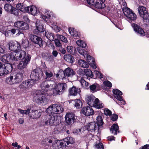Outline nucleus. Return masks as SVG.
<instances>
[{
  "label": "nucleus",
  "mask_w": 149,
  "mask_h": 149,
  "mask_svg": "<svg viewBox=\"0 0 149 149\" xmlns=\"http://www.w3.org/2000/svg\"><path fill=\"white\" fill-rule=\"evenodd\" d=\"M17 7L18 8L19 11L20 10L21 11L24 12L25 10V9L26 7L23 3H19L16 5Z\"/></svg>",
  "instance_id": "42"
},
{
  "label": "nucleus",
  "mask_w": 149,
  "mask_h": 149,
  "mask_svg": "<svg viewBox=\"0 0 149 149\" xmlns=\"http://www.w3.org/2000/svg\"><path fill=\"white\" fill-rule=\"evenodd\" d=\"M111 111L107 108L105 109L104 110V114L105 115L110 116L111 115Z\"/></svg>",
  "instance_id": "52"
},
{
  "label": "nucleus",
  "mask_w": 149,
  "mask_h": 149,
  "mask_svg": "<svg viewBox=\"0 0 149 149\" xmlns=\"http://www.w3.org/2000/svg\"><path fill=\"white\" fill-rule=\"evenodd\" d=\"M81 113L86 116H88L93 115L94 111L92 107L87 106L83 108L81 110Z\"/></svg>",
  "instance_id": "19"
},
{
  "label": "nucleus",
  "mask_w": 149,
  "mask_h": 149,
  "mask_svg": "<svg viewBox=\"0 0 149 149\" xmlns=\"http://www.w3.org/2000/svg\"><path fill=\"white\" fill-rule=\"evenodd\" d=\"M76 119L75 114L72 113H67L65 116V121L68 125H72L76 122Z\"/></svg>",
  "instance_id": "13"
},
{
  "label": "nucleus",
  "mask_w": 149,
  "mask_h": 149,
  "mask_svg": "<svg viewBox=\"0 0 149 149\" xmlns=\"http://www.w3.org/2000/svg\"><path fill=\"white\" fill-rule=\"evenodd\" d=\"M95 146L97 149H104L103 145L102 143H100L95 145Z\"/></svg>",
  "instance_id": "53"
},
{
  "label": "nucleus",
  "mask_w": 149,
  "mask_h": 149,
  "mask_svg": "<svg viewBox=\"0 0 149 149\" xmlns=\"http://www.w3.org/2000/svg\"><path fill=\"white\" fill-rule=\"evenodd\" d=\"M0 59L5 63H9L11 65L13 61L21 59L17 65V68L19 69L22 70L26 68L30 63L31 56L25 51L20 50L17 52L5 54L1 57Z\"/></svg>",
  "instance_id": "1"
},
{
  "label": "nucleus",
  "mask_w": 149,
  "mask_h": 149,
  "mask_svg": "<svg viewBox=\"0 0 149 149\" xmlns=\"http://www.w3.org/2000/svg\"><path fill=\"white\" fill-rule=\"evenodd\" d=\"M46 77L45 79L46 80L48 78H50L52 77L53 76V74L49 70H46L44 71Z\"/></svg>",
  "instance_id": "41"
},
{
  "label": "nucleus",
  "mask_w": 149,
  "mask_h": 149,
  "mask_svg": "<svg viewBox=\"0 0 149 149\" xmlns=\"http://www.w3.org/2000/svg\"><path fill=\"white\" fill-rule=\"evenodd\" d=\"M34 85L33 81H31L30 79H28L27 80L22 82L19 85V88L23 90H25L27 88H31Z\"/></svg>",
  "instance_id": "18"
},
{
  "label": "nucleus",
  "mask_w": 149,
  "mask_h": 149,
  "mask_svg": "<svg viewBox=\"0 0 149 149\" xmlns=\"http://www.w3.org/2000/svg\"><path fill=\"white\" fill-rule=\"evenodd\" d=\"M87 130L91 132L97 130L98 132V128L96 125L95 122L89 123L86 126Z\"/></svg>",
  "instance_id": "23"
},
{
  "label": "nucleus",
  "mask_w": 149,
  "mask_h": 149,
  "mask_svg": "<svg viewBox=\"0 0 149 149\" xmlns=\"http://www.w3.org/2000/svg\"><path fill=\"white\" fill-rule=\"evenodd\" d=\"M36 9H33L32 6L26 7L24 12H27L32 15H35L36 13Z\"/></svg>",
  "instance_id": "32"
},
{
  "label": "nucleus",
  "mask_w": 149,
  "mask_h": 149,
  "mask_svg": "<svg viewBox=\"0 0 149 149\" xmlns=\"http://www.w3.org/2000/svg\"><path fill=\"white\" fill-rule=\"evenodd\" d=\"M56 77L60 79H62L63 80L66 79L65 72L62 69L59 70L58 73L56 75Z\"/></svg>",
  "instance_id": "31"
},
{
  "label": "nucleus",
  "mask_w": 149,
  "mask_h": 149,
  "mask_svg": "<svg viewBox=\"0 0 149 149\" xmlns=\"http://www.w3.org/2000/svg\"><path fill=\"white\" fill-rule=\"evenodd\" d=\"M75 107L77 109H79L82 107L83 104L81 101L79 99H76L74 100Z\"/></svg>",
  "instance_id": "37"
},
{
  "label": "nucleus",
  "mask_w": 149,
  "mask_h": 149,
  "mask_svg": "<svg viewBox=\"0 0 149 149\" xmlns=\"http://www.w3.org/2000/svg\"><path fill=\"white\" fill-rule=\"evenodd\" d=\"M36 29H34L33 33L37 35L40 34L41 33H44L45 29L43 24L41 23V21L39 20H36Z\"/></svg>",
  "instance_id": "12"
},
{
  "label": "nucleus",
  "mask_w": 149,
  "mask_h": 149,
  "mask_svg": "<svg viewBox=\"0 0 149 149\" xmlns=\"http://www.w3.org/2000/svg\"><path fill=\"white\" fill-rule=\"evenodd\" d=\"M77 49L78 51V52L81 55L84 56L85 54V52L84 49H82L81 48H77Z\"/></svg>",
  "instance_id": "56"
},
{
  "label": "nucleus",
  "mask_w": 149,
  "mask_h": 149,
  "mask_svg": "<svg viewBox=\"0 0 149 149\" xmlns=\"http://www.w3.org/2000/svg\"><path fill=\"white\" fill-rule=\"evenodd\" d=\"M4 9L8 13L13 14L15 15H19V11L10 4H5Z\"/></svg>",
  "instance_id": "14"
},
{
  "label": "nucleus",
  "mask_w": 149,
  "mask_h": 149,
  "mask_svg": "<svg viewBox=\"0 0 149 149\" xmlns=\"http://www.w3.org/2000/svg\"><path fill=\"white\" fill-rule=\"evenodd\" d=\"M8 44L9 50L15 52H17L20 50V49L21 47V45L17 41H10Z\"/></svg>",
  "instance_id": "16"
},
{
  "label": "nucleus",
  "mask_w": 149,
  "mask_h": 149,
  "mask_svg": "<svg viewBox=\"0 0 149 149\" xmlns=\"http://www.w3.org/2000/svg\"><path fill=\"white\" fill-rule=\"evenodd\" d=\"M44 75L42 70L40 68H36L33 70L31 73L30 75L31 79L30 80L31 81H33L34 85L37 83L39 80Z\"/></svg>",
  "instance_id": "6"
},
{
  "label": "nucleus",
  "mask_w": 149,
  "mask_h": 149,
  "mask_svg": "<svg viewBox=\"0 0 149 149\" xmlns=\"http://www.w3.org/2000/svg\"><path fill=\"white\" fill-rule=\"evenodd\" d=\"M41 115V112L40 110H32L29 111V116L30 118L34 119L40 118Z\"/></svg>",
  "instance_id": "20"
},
{
  "label": "nucleus",
  "mask_w": 149,
  "mask_h": 149,
  "mask_svg": "<svg viewBox=\"0 0 149 149\" xmlns=\"http://www.w3.org/2000/svg\"><path fill=\"white\" fill-rule=\"evenodd\" d=\"M113 93L114 97L118 100L122 102L121 103L123 104H125V101L123 100L122 95L123 93L117 89H113Z\"/></svg>",
  "instance_id": "17"
},
{
  "label": "nucleus",
  "mask_w": 149,
  "mask_h": 149,
  "mask_svg": "<svg viewBox=\"0 0 149 149\" xmlns=\"http://www.w3.org/2000/svg\"><path fill=\"white\" fill-rule=\"evenodd\" d=\"M107 138L108 139V140L110 141L115 140V137L113 136H109Z\"/></svg>",
  "instance_id": "64"
},
{
  "label": "nucleus",
  "mask_w": 149,
  "mask_h": 149,
  "mask_svg": "<svg viewBox=\"0 0 149 149\" xmlns=\"http://www.w3.org/2000/svg\"><path fill=\"white\" fill-rule=\"evenodd\" d=\"M64 143L65 146H68L69 144H73L75 142V139L71 136H67L63 139Z\"/></svg>",
  "instance_id": "25"
},
{
  "label": "nucleus",
  "mask_w": 149,
  "mask_h": 149,
  "mask_svg": "<svg viewBox=\"0 0 149 149\" xmlns=\"http://www.w3.org/2000/svg\"><path fill=\"white\" fill-rule=\"evenodd\" d=\"M93 7L98 9H103L105 7V5L104 2H102L101 1L100 3L98 1H96Z\"/></svg>",
  "instance_id": "34"
},
{
  "label": "nucleus",
  "mask_w": 149,
  "mask_h": 149,
  "mask_svg": "<svg viewBox=\"0 0 149 149\" xmlns=\"http://www.w3.org/2000/svg\"><path fill=\"white\" fill-rule=\"evenodd\" d=\"M63 58L65 61L71 63H73L75 61L74 57L70 54H66L64 55Z\"/></svg>",
  "instance_id": "27"
},
{
  "label": "nucleus",
  "mask_w": 149,
  "mask_h": 149,
  "mask_svg": "<svg viewBox=\"0 0 149 149\" xmlns=\"http://www.w3.org/2000/svg\"><path fill=\"white\" fill-rule=\"evenodd\" d=\"M81 85L82 86L85 88L87 89L89 87V83L86 81L85 80L81 78L80 81Z\"/></svg>",
  "instance_id": "40"
},
{
  "label": "nucleus",
  "mask_w": 149,
  "mask_h": 149,
  "mask_svg": "<svg viewBox=\"0 0 149 149\" xmlns=\"http://www.w3.org/2000/svg\"><path fill=\"white\" fill-rule=\"evenodd\" d=\"M66 77H72L75 74V72L71 68L68 67L64 70Z\"/></svg>",
  "instance_id": "24"
},
{
  "label": "nucleus",
  "mask_w": 149,
  "mask_h": 149,
  "mask_svg": "<svg viewBox=\"0 0 149 149\" xmlns=\"http://www.w3.org/2000/svg\"><path fill=\"white\" fill-rule=\"evenodd\" d=\"M138 10L140 16L144 20H149V13L146 7L140 6L138 8Z\"/></svg>",
  "instance_id": "8"
},
{
  "label": "nucleus",
  "mask_w": 149,
  "mask_h": 149,
  "mask_svg": "<svg viewBox=\"0 0 149 149\" xmlns=\"http://www.w3.org/2000/svg\"><path fill=\"white\" fill-rule=\"evenodd\" d=\"M45 92L41 90L36 91L34 94L33 101L41 105L46 104L48 101V98L45 96Z\"/></svg>",
  "instance_id": "4"
},
{
  "label": "nucleus",
  "mask_w": 149,
  "mask_h": 149,
  "mask_svg": "<svg viewBox=\"0 0 149 149\" xmlns=\"http://www.w3.org/2000/svg\"><path fill=\"white\" fill-rule=\"evenodd\" d=\"M28 41L25 40H22V46L24 48H26L28 46Z\"/></svg>",
  "instance_id": "51"
},
{
  "label": "nucleus",
  "mask_w": 149,
  "mask_h": 149,
  "mask_svg": "<svg viewBox=\"0 0 149 149\" xmlns=\"http://www.w3.org/2000/svg\"><path fill=\"white\" fill-rule=\"evenodd\" d=\"M78 63L79 65L84 68H88L89 66V65H90V63L88 62L87 61L80 59L78 61Z\"/></svg>",
  "instance_id": "35"
},
{
  "label": "nucleus",
  "mask_w": 149,
  "mask_h": 149,
  "mask_svg": "<svg viewBox=\"0 0 149 149\" xmlns=\"http://www.w3.org/2000/svg\"><path fill=\"white\" fill-rule=\"evenodd\" d=\"M29 28V25L27 23L24 22L23 25L21 26V29L25 30H28Z\"/></svg>",
  "instance_id": "47"
},
{
  "label": "nucleus",
  "mask_w": 149,
  "mask_h": 149,
  "mask_svg": "<svg viewBox=\"0 0 149 149\" xmlns=\"http://www.w3.org/2000/svg\"><path fill=\"white\" fill-rule=\"evenodd\" d=\"M103 84L104 85L109 88H111L112 86L111 83L109 81H104L103 82Z\"/></svg>",
  "instance_id": "55"
},
{
  "label": "nucleus",
  "mask_w": 149,
  "mask_h": 149,
  "mask_svg": "<svg viewBox=\"0 0 149 149\" xmlns=\"http://www.w3.org/2000/svg\"><path fill=\"white\" fill-rule=\"evenodd\" d=\"M24 22L23 21H17L14 23V26L19 29H21Z\"/></svg>",
  "instance_id": "43"
},
{
  "label": "nucleus",
  "mask_w": 149,
  "mask_h": 149,
  "mask_svg": "<svg viewBox=\"0 0 149 149\" xmlns=\"http://www.w3.org/2000/svg\"><path fill=\"white\" fill-rule=\"evenodd\" d=\"M68 91L70 95L72 96H76L77 94H79L81 92L79 88H77L74 86H73L72 88H70Z\"/></svg>",
  "instance_id": "22"
},
{
  "label": "nucleus",
  "mask_w": 149,
  "mask_h": 149,
  "mask_svg": "<svg viewBox=\"0 0 149 149\" xmlns=\"http://www.w3.org/2000/svg\"><path fill=\"white\" fill-rule=\"evenodd\" d=\"M139 149H149V144H146L141 147Z\"/></svg>",
  "instance_id": "61"
},
{
  "label": "nucleus",
  "mask_w": 149,
  "mask_h": 149,
  "mask_svg": "<svg viewBox=\"0 0 149 149\" xmlns=\"http://www.w3.org/2000/svg\"><path fill=\"white\" fill-rule=\"evenodd\" d=\"M118 117L117 115L114 114L113 115L111 118V120L113 121H116L117 120Z\"/></svg>",
  "instance_id": "58"
},
{
  "label": "nucleus",
  "mask_w": 149,
  "mask_h": 149,
  "mask_svg": "<svg viewBox=\"0 0 149 149\" xmlns=\"http://www.w3.org/2000/svg\"><path fill=\"white\" fill-rule=\"evenodd\" d=\"M95 123L98 128V133H99L101 131L100 129L103 128V127L104 122L102 117L100 116H98L97 118Z\"/></svg>",
  "instance_id": "21"
},
{
  "label": "nucleus",
  "mask_w": 149,
  "mask_h": 149,
  "mask_svg": "<svg viewBox=\"0 0 149 149\" xmlns=\"http://www.w3.org/2000/svg\"><path fill=\"white\" fill-rule=\"evenodd\" d=\"M47 13V16L43 15L42 16V18L45 22H47L49 21L51 17V15L49 14L48 15Z\"/></svg>",
  "instance_id": "49"
},
{
  "label": "nucleus",
  "mask_w": 149,
  "mask_h": 149,
  "mask_svg": "<svg viewBox=\"0 0 149 149\" xmlns=\"http://www.w3.org/2000/svg\"><path fill=\"white\" fill-rule=\"evenodd\" d=\"M95 99V97L94 96H89L86 98V101L87 104L91 106L94 103Z\"/></svg>",
  "instance_id": "28"
},
{
  "label": "nucleus",
  "mask_w": 149,
  "mask_h": 149,
  "mask_svg": "<svg viewBox=\"0 0 149 149\" xmlns=\"http://www.w3.org/2000/svg\"><path fill=\"white\" fill-rule=\"evenodd\" d=\"M30 109L28 108L26 110H24L20 109H18V111H19L20 113L21 114H29V111H30Z\"/></svg>",
  "instance_id": "45"
},
{
  "label": "nucleus",
  "mask_w": 149,
  "mask_h": 149,
  "mask_svg": "<svg viewBox=\"0 0 149 149\" xmlns=\"http://www.w3.org/2000/svg\"><path fill=\"white\" fill-rule=\"evenodd\" d=\"M24 77L23 73L22 71H20L17 73L16 74L10 76L6 78V81L10 84H13L20 82L23 79Z\"/></svg>",
  "instance_id": "5"
},
{
  "label": "nucleus",
  "mask_w": 149,
  "mask_h": 149,
  "mask_svg": "<svg viewBox=\"0 0 149 149\" xmlns=\"http://www.w3.org/2000/svg\"><path fill=\"white\" fill-rule=\"evenodd\" d=\"M43 36H45L50 41H52L54 39V34L48 31H45L44 33L43 34Z\"/></svg>",
  "instance_id": "29"
},
{
  "label": "nucleus",
  "mask_w": 149,
  "mask_h": 149,
  "mask_svg": "<svg viewBox=\"0 0 149 149\" xmlns=\"http://www.w3.org/2000/svg\"><path fill=\"white\" fill-rule=\"evenodd\" d=\"M67 52L71 54H72L74 53L73 47L71 46H68L67 47Z\"/></svg>",
  "instance_id": "54"
},
{
  "label": "nucleus",
  "mask_w": 149,
  "mask_h": 149,
  "mask_svg": "<svg viewBox=\"0 0 149 149\" xmlns=\"http://www.w3.org/2000/svg\"><path fill=\"white\" fill-rule=\"evenodd\" d=\"M16 30L14 28L7 31L6 32L5 35L6 36L7 34L8 35V34L10 33H11V34L12 35L14 34L16 32Z\"/></svg>",
  "instance_id": "48"
},
{
  "label": "nucleus",
  "mask_w": 149,
  "mask_h": 149,
  "mask_svg": "<svg viewBox=\"0 0 149 149\" xmlns=\"http://www.w3.org/2000/svg\"><path fill=\"white\" fill-rule=\"evenodd\" d=\"M119 127L117 123L113 124L111 127L110 130L111 132L114 135L117 134V132H120L119 130Z\"/></svg>",
  "instance_id": "26"
},
{
  "label": "nucleus",
  "mask_w": 149,
  "mask_h": 149,
  "mask_svg": "<svg viewBox=\"0 0 149 149\" xmlns=\"http://www.w3.org/2000/svg\"><path fill=\"white\" fill-rule=\"evenodd\" d=\"M86 59L87 61L89 63H90V65L91 63L95 62L94 58L92 56L88 55H86Z\"/></svg>",
  "instance_id": "44"
},
{
  "label": "nucleus",
  "mask_w": 149,
  "mask_h": 149,
  "mask_svg": "<svg viewBox=\"0 0 149 149\" xmlns=\"http://www.w3.org/2000/svg\"><path fill=\"white\" fill-rule=\"evenodd\" d=\"M24 30H22L21 29H19L18 30V33L16 34V35L18 36H19L21 34H23L24 33Z\"/></svg>",
  "instance_id": "63"
},
{
  "label": "nucleus",
  "mask_w": 149,
  "mask_h": 149,
  "mask_svg": "<svg viewBox=\"0 0 149 149\" xmlns=\"http://www.w3.org/2000/svg\"><path fill=\"white\" fill-rule=\"evenodd\" d=\"M93 106L94 107L97 109H100L103 107V104L100 102L99 99L97 98H95V103Z\"/></svg>",
  "instance_id": "30"
},
{
  "label": "nucleus",
  "mask_w": 149,
  "mask_h": 149,
  "mask_svg": "<svg viewBox=\"0 0 149 149\" xmlns=\"http://www.w3.org/2000/svg\"><path fill=\"white\" fill-rule=\"evenodd\" d=\"M86 1L88 4L93 7L95 3V0H86Z\"/></svg>",
  "instance_id": "57"
},
{
  "label": "nucleus",
  "mask_w": 149,
  "mask_h": 149,
  "mask_svg": "<svg viewBox=\"0 0 149 149\" xmlns=\"http://www.w3.org/2000/svg\"><path fill=\"white\" fill-rule=\"evenodd\" d=\"M131 24L134 31L137 35L142 37L145 36V32L139 25L134 23H132Z\"/></svg>",
  "instance_id": "15"
},
{
  "label": "nucleus",
  "mask_w": 149,
  "mask_h": 149,
  "mask_svg": "<svg viewBox=\"0 0 149 149\" xmlns=\"http://www.w3.org/2000/svg\"><path fill=\"white\" fill-rule=\"evenodd\" d=\"M13 70L12 65L9 63L3 64L0 62V76L4 77L10 73Z\"/></svg>",
  "instance_id": "7"
},
{
  "label": "nucleus",
  "mask_w": 149,
  "mask_h": 149,
  "mask_svg": "<svg viewBox=\"0 0 149 149\" xmlns=\"http://www.w3.org/2000/svg\"><path fill=\"white\" fill-rule=\"evenodd\" d=\"M77 73L78 74L81 75H84V70L81 69H79L77 71Z\"/></svg>",
  "instance_id": "59"
},
{
  "label": "nucleus",
  "mask_w": 149,
  "mask_h": 149,
  "mask_svg": "<svg viewBox=\"0 0 149 149\" xmlns=\"http://www.w3.org/2000/svg\"><path fill=\"white\" fill-rule=\"evenodd\" d=\"M67 87L65 83L56 84L51 80H46L40 84L41 89L46 92L51 91L52 95L56 96L60 95L65 91Z\"/></svg>",
  "instance_id": "3"
},
{
  "label": "nucleus",
  "mask_w": 149,
  "mask_h": 149,
  "mask_svg": "<svg viewBox=\"0 0 149 149\" xmlns=\"http://www.w3.org/2000/svg\"><path fill=\"white\" fill-rule=\"evenodd\" d=\"M84 74H85L87 77L91 78H92L93 76L92 71L90 69H85L84 70Z\"/></svg>",
  "instance_id": "39"
},
{
  "label": "nucleus",
  "mask_w": 149,
  "mask_h": 149,
  "mask_svg": "<svg viewBox=\"0 0 149 149\" xmlns=\"http://www.w3.org/2000/svg\"><path fill=\"white\" fill-rule=\"evenodd\" d=\"M89 87L91 91L94 92L97 91L100 89V86L98 84L96 83L90 85Z\"/></svg>",
  "instance_id": "33"
},
{
  "label": "nucleus",
  "mask_w": 149,
  "mask_h": 149,
  "mask_svg": "<svg viewBox=\"0 0 149 149\" xmlns=\"http://www.w3.org/2000/svg\"><path fill=\"white\" fill-rule=\"evenodd\" d=\"M65 146L64 143L63 142H61L59 144H56L55 146V149H63V147Z\"/></svg>",
  "instance_id": "46"
},
{
  "label": "nucleus",
  "mask_w": 149,
  "mask_h": 149,
  "mask_svg": "<svg viewBox=\"0 0 149 149\" xmlns=\"http://www.w3.org/2000/svg\"><path fill=\"white\" fill-rule=\"evenodd\" d=\"M69 31L71 36L74 37H79L78 32L74 30V28H70L68 29Z\"/></svg>",
  "instance_id": "36"
},
{
  "label": "nucleus",
  "mask_w": 149,
  "mask_h": 149,
  "mask_svg": "<svg viewBox=\"0 0 149 149\" xmlns=\"http://www.w3.org/2000/svg\"><path fill=\"white\" fill-rule=\"evenodd\" d=\"M123 11L124 15L131 22L134 21L137 18L136 15L130 8H125L123 10Z\"/></svg>",
  "instance_id": "11"
},
{
  "label": "nucleus",
  "mask_w": 149,
  "mask_h": 149,
  "mask_svg": "<svg viewBox=\"0 0 149 149\" xmlns=\"http://www.w3.org/2000/svg\"><path fill=\"white\" fill-rule=\"evenodd\" d=\"M64 111L63 108L61 104H54L51 105L46 110V112L48 114L42 118L41 122L43 125H49L52 126L57 125L59 123V120L56 116L54 114H60Z\"/></svg>",
  "instance_id": "2"
},
{
  "label": "nucleus",
  "mask_w": 149,
  "mask_h": 149,
  "mask_svg": "<svg viewBox=\"0 0 149 149\" xmlns=\"http://www.w3.org/2000/svg\"><path fill=\"white\" fill-rule=\"evenodd\" d=\"M57 38L59 39L61 41L65 43H67L68 40L67 38L62 35H60L57 34H56Z\"/></svg>",
  "instance_id": "38"
},
{
  "label": "nucleus",
  "mask_w": 149,
  "mask_h": 149,
  "mask_svg": "<svg viewBox=\"0 0 149 149\" xmlns=\"http://www.w3.org/2000/svg\"><path fill=\"white\" fill-rule=\"evenodd\" d=\"M123 11L124 15L131 22L134 21L137 18L136 15L130 8H125L123 10Z\"/></svg>",
  "instance_id": "10"
},
{
  "label": "nucleus",
  "mask_w": 149,
  "mask_h": 149,
  "mask_svg": "<svg viewBox=\"0 0 149 149\" xmlns=\"http://www.w3.org/2000/svg\"><path fill=\"white\" fill-rule=\"evenodd\" d=\"M30 37L31 41L35 46L40 47L43 46V40L41 37L34 34L31 35Z\"/></svg>",
  "instance_id": "9"
},
{
  "label": "nucleus",
  "mask_w": 149,
  "mask_h": 149,
  "mask_svg": "<svg viewBox=\"0 0 149 149\" xmlns=\"http://www.w3.org/2000/svg\"><path fill=\"white\" fill-rule=\"evenodd\" d=\"M102 88L103 90H104V91H107V92H109L110 91V90L107 88V86H106L104 85V86H103L102 87Z\"/></svg>",
  "instance_id": "62"
},
{
  "label": "nucleus",
  "mask_w": 149,
  "mask_h": 149,
  "mask_svg": "<svg viewBox=\"0 0 149 149\" xmlns=\"http://www.w3.org/2000/svg\"><path fill=\"white\" fill-rule=\"evenodd\" d=\"M52 54L54 57H56L58 55V52L57 51L54 50L52 52Z\"/></svg>",
  "instance_id": "60"
},
{
  "label": "nucleus",
  "mask_w": 149,
  "mask_h": 149,
  "mask_svg": "<svg viewBox=\"0 0 149 149\" xmlns=\"http://www.w3.org/2000/svg\"><path fill=\"white\" fill-rule=\"evenodd\" d=\"M54 42L56 47L61 46L62 45L60 40L57 38L55 40Z\"/></svg>",
  "instance_id": "50"
}]
</instances>
